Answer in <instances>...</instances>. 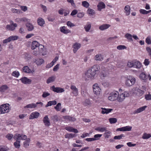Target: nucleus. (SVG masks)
<instances>
[{
  "instance_id": "1",
  "label": "nucleus",
  "mask_w": 151,
  "mask_h": 151,
  "mask_svg": "<svg viewBox=\"0 0 151 151\" xmlns=\"http://www.w3.org/2000/svg\"><path fill=\"white\" fill-rule=\"evenodd\" d=\"M100 69V67L99 65H93L86 72V77L91 79L93 78L96 74L99 73Z\"/></svg>"
},
{
  "instance_id": "2",
  "label": "nucleus",
  "mask_w": 151,
  "mask_h": 151,
  "mask_svg": "<svg viewBox=\"0 0 151 151\" xmlns=\"http://www.w3.org/2000/svg\"><path fill=\"white\" fill-rule=\"evenodd\" d=\"M124 78L126 79L125 84L127 86H131L134 85L135 82V78L132 76H125Z\"/></svg>"
},
{
  "instance_id": "3",
  "label": "nucleus",
  "mask_w": 151,
  "mask_h": 151,
  "mask_svg": "<svg viewBox=\"0 0 151 151\" xmlns=\"http://www.w3.org/2000/svg\"><path fill=\"white\" fill-rule=\"evenodd\" d=\"M127 65L129 68L133 67L137 69H139L142 67V64L140 62L138 61H131L128 62Z\"/></svg>"
},
{
  "instance_id": "4",
  "label": "nucleus",
  "mask_w": 151,
  "mask_h": 151,
  "mask_svg": "<svg viewBox=\"0 0 151 151\" xmlns=\"http://www.w3.org/2000/svg\"><path fill=\"white\" fill-rule=\"evenodd\" d=\"M9 105L8 104H3L0 106V113L1 114L8 112L9 111Z\"/></svg>"
},
{
  "instance_id": "5",
  "label": "nucleus",
  "mask_w": 151,
  "mask_h": 151,
  "mask_svg": "<svg viewBox=\"0 0 151 151\" xmlns=\"http://www.w3.org/2000/svg\"><path fill=\"white\" fill-rule=\"evenodd\" d=\"M119 95V93L116 91H114L110 93L108 97L109 100L113 101L117 99V96Z\"/></svg>"
},
{
  "instance_id": "6",
  "label": "nucleus",
  "mask_w": 151,
  "mask_h": 151,
  "mask_svg": "<svg viewBox=\"0 0 151 151\" xmlns=\"http://www.w3.org/2000/svg\"><path fill=\"white\" fill-rule=\"evenodd\" d=\"M93 90L94 93L96 95H99L100 93L101 89L98 86V84L96 83L93 85Z\"/></svg>"
},
{
  "instance_id": "7",
  "label": "nucleus",
  "mask_w": 151,
  "mask_h": 151,
  "mask_svg": "<svg viewBox=\"0 0 151 151\" xmlns=\"http://www.w3.org/2000/svg\"><path fill=\"white\" fill-rule=\"evenodd\" d=\"M17 26V24L16 23H14L13 22H12V23L11 24L6 25V29L7 30L13 31L15 29V27Z\"/></svg>"
},
{
  "instance_id": "8",
  "label": "nucleus",
  "mask_w": 151,
  "mask_h": 151,
  "mask_svg": "<svg viewBox=\"0 0 151 151\" xmlns=\"http://www.w3.org/2000/svg\"><path fill=\"white\" fill-rule=\"evenodd\" d=\"M43 122L46 127H49L50 124V121L49 119L48 118L47 115H46L43 118Z\"/></svg>"
},
{
  "instance_id": "9",
  "label": "nucleus",
  "mask_w": 151,
  "mask_h": 151,
  "mask_svg": "<svg viewBox=\"0 0 151 151\" xmlns=\"http://www.w3.org/2000/svg\"><path fill=\"white\" fill-rule=\"evenodd\" d=\"M20 80L21 81L22 83L25 84H30L32 81L30 79H29L27 77H25L22 78Z\"/></svg>"
},
{
  "instance_id": "10",
  "label": "nucleus",
  "mask_w": 151,
  "mask_h": 151,
  "mask_svg": "<svg viewBox=\"0 0 151 151\" xmlns=\"http://www.w3.org/2000/svg\"><path fill=\"white\" fill-rule=\"evenodd\" d=\"M52 90L54 92L58 93H62L64 91V89L60 87H55L54 86H53L52 87Z\"/></svg>"
},
{
  "instance_id": "11",
  "label": "nucleus",
  "mask_w": 151,
  "mask_h": 151,
  "mask_svg": "<svg viewBox=\"0 0 151 151\" xmlns=\"http://www.w3.org/2000/svg\"><path fill=\"white\" fill-rule=\"evenodd\" d=\"M83 104L84 106L90 107L92 105V101L88 99H86L83 102Z\"/></svg>"
},
{
  "instance_id": "12",
  "label": "nucleus",
  "mask_w": 151,
  "mask_h": 151,
  "mask_svg": "<svg viewBox=\"0 0 151 151\" xmlns=\"http://www.w3.org/2000/svg\"><path fill=\"white\" fill-rule=\"evenodd\" d=\"M132 91L133 93H136L137 94H138L139 95L141 96L144 93V91L140 89L137 88V87H135L132 89Z\"/></svg>"
},
{
  "instance_id": "13",
  "label": "nucleus",
  "mask_w": 151,
  "mask_h": 151,
  "mask_svg": "<svg viewBox=\"0 0 151 151\" xmlns=\"http://www.w3.org/2000/svg\"><path fill=\"white\" fill-rule=\"evenodd\" d=\"M40 114L39 113L37 112H32L30 114L29 117V119H33L35 118H37L38 116H39Z\"/></svg>"
},
{
  "instance_id": "14",
  "label": "nucleus",
  "mask_w": 151,
  "mask_h": 151,
  "mask_svg": "<svg viewBox=\"0 0 151 151\" xmlns=\"http://www.w3.org/2000/svg\"><path fill=\"white\" fill-rule=\"evenodd\" d=\"M60 32L65 34H67L69 33H70L71 31L68 29H66V27L64 26L61 27L60 28Z\"/></svg>"
},
{
  "instance_id": "15",
  "label": "nucleus",
  "mask_w": 151,
  "mask_h": 151,
  "mask_svg": "<svg viewBox=\"0 0 151 151\" xmlns=\"http://www.w3.org/2000/svg\"><path fill=\"white\" fill-rule=\"evenodd\" d=\"M110 25L108 24H104L101 26L99 27V29L101 31H103L106 29L110 27Z\"/></svg>"
},
{
  "instance_id": "16",
  "label": "nucleus",
  "mask_w": 151,
  "mask_h": 151,
  "mask_svg": "<svg viewBox=\"0 0 151 151\" xmlns=\"http://www.w3.org/2000/svg\"><path fill=\"white\" fill-rule=\"evenodd\" d=\"M39 43L37 41H34L32 42L31 46V48L32 50H34L38 48L39 46Z\"/></svg>"
},
{
  "instance_id": "17",
  "label": "nucleus",
  "mask_w": 151,
  "mask_h": 151,
  "mask_svg": "<svg viewBox=\"0 0 151 151\" xmlns=\"http://www.w3.org/2000/svg\"><path fill=\"white\" fill-rule=\"evenodd\" d=\"M22 70L24 72L27 73H32L33 72H33H34V71L33 70L32 71L31 70L29 69V67L27 66H24L22 68Z\"/></svg>"
},
{
  "instance_id": "18",
  "label": "nucleus",
  "mask_w": 151,
  "mask_h": 151,
  "mask_svg": "<svg viewBox=\"0 0 151 151\" xmlns=\"http://www.w3.org/2000/svg\"><path fill=\"white\" fill-rule=\"evenodd\" d=\"M70 88L72 90V93L75 96L77 95L78 93V89L74 85H71Z\"/></svg>"
},
{
  "instance_id": "19",
  "label": "nucleus",
  "mask_w": 151,
  "mask_h": 151,
  "mask_svg": "<svg viewBox=\"0 0 151 151\" xmlns=\"http://www.w3.org/2000/svg\"><path fill=\"white\" fill-rule=\"evenodd\" d=\"M80 47V44L77 43H75L73 46V51L74 53H75Z\"/></svg>"
},
{
  "instance_id": "20",
  "label": "nucleus",
  "mask_w": 151,
  "mask_h": 151,
  "mask_svg": "<svg viewBox=\"0 0 151 151\" xmlns=\"http://www.w3.org/2000/svg\"><path fill=\"white\" fill-rule=\"evenodd\" d=\"M147 107V106H144L142 107H141L137 110L134 111L133 112V113L134 114H135L137 113H139L143 111H144L145 108Z\"/></svg>"
},
{
  "instance_id": "21",
  "label": "nucleus",
  "mask_w": 151,
  "mask_h": 151,
  "mask_svg": "<svg viewBox=\"0 0 151 151\" xmlns=\"http://www.w3.org/2000/svg\"><path fill=\"white\" fill-rule=\"evenodd\" d=\"M26 26L28 31H32L34 29L33 25L30 23H27L26 24Z\"/></svg>"
},
{
  "instance_id": "22",
  "label": "nucleus",
  "mask_w": 151,
  "mask_h": 151,
  "mask_svg": "<svg viewBox=\"0 0 151 151\" xmlns=\"http://www.w3.org/2000/svg\"><path fill=\"white\" fill-rule=\"evenodd\" d=\"M101 109H102V110L101 113L102 114H107L113 110L112 109H106L103 108H101Z\"/></svg>"
},
{
  "instance_id": "23",
  "label": "nucleus",
  "mask_w": 151,
  "mask_h": 151,
  "mask_svg": "<svg viewBox=\"0 0 151 151\" xmlns=\"http://www.w3.org/2000/svg\"><path fill=\"white\" fill-rule=\"evenodd\" d=\"M97 7L98 10L101 11L102 9L105 7V5L103 2H101L98 5Z\"/></svg>"
},
{
  "instance_id": "24",
  "label": "nucleus",
  "mask_w": 151,
  "mask_h": 151,
  "mask_svg": "<svg viewBox=\"0 0 151 151\" xmlns=\"http://www.w3.org/2000/svg\"><path fill=\"white\" fill-rule=\"evenodd\" d=\"M108 74L109 73L108 71L105 69V70H103L101 72V77H105L108 76Z\"/></svg>"
},
{
  "instance_id": "25",
  "label": "nucleus",
  "mask_w": 151,
  "mask_h": 151,
  "mask_svg": "<svg viewBox=\"0 0 151 151\" xmlns=\"http://www.w3.org/2000/svg\"><path fill=\"white\" fill-rule=\"evenodd\" d=\"M140 79L145 82L147 79V77L144 73L142 72L139 76Z\"/></svg>"
},
{
  "instance_id": "26",
  "label": "nucleus",
  "mask_w": 151,
  "mask_h": 151,
  "mask_svg": "<svg viewBox=\"0 0 151 151\" xmlns=\"http://www.w3.org/2000/svg\"><path fill=\"white\" fill-rule=\"evenodd\" d=\"M38 24L41 26H43L45 24V21L44 19L42 18H39L37 20Z\"/></svg>"
},
{
  "instance_id": "27",
  "label": "nucleus",
  "mask_w": 151,
  "mask_h": 151,
  "mask_svg": "<svg viewBox=\"0 0 151 151\" xmlns=\"http://www.w3.org/2000/svg\"><path fill=\"white\" fill-rule=\"evenodd\" d=\"M125 10V13L126 14V15L128 16L129 15L130 13V8L129 5L126 6L124 9Z\"/></svg>"
},
{
  "instance_id": "28",
  "label": "nucleus",
  "mask_w": 151,
  "mask_h": 151,
  "mask_svg": "<svg viewBox=\"0 0 151 151\" xmlns=\"http://www.w3.org/2000/svg\"><path fill=\"white\" fill-rule=\"evenodd\" d=\"M91 24L89 22H87V24L84 26V28L86 32H88L90 30L91 27Z\"/></svg>"
},
{
  "instance_id": "29",
  "label": "nucleus",
  "mask_w": 151,
  "mask_h": 151,
  "mask_svg": "<svg viewBox=\"0 0 151 151\" xmlns=\"http://www.w3.org/2000/svg\"><path fill=\"white\" fill-rule=\"evenodd\" d=\"M56 104L57 102L55 100L50 101L47 102V104L45 106V107H47L49 106H51L52 105H55Z\"/></svg>"
},
{
  "instance_id": "30",
  "label": "nucleus",
  "mask_w": 151,
  "mask_h": 151,
  "mask_svg": "<svg viewBox=\"0 0 151 151\" xmlns=\"http://www.w3.org/2000/svg\"><path fill=\"white\" fill-rule=\"evenodd\" d=\"M8 88V86L6 85H2L0 87V91L4 92L7 90Z\"/></svg>"
},
{
  "instance_id": "31",
  "label": "nucleus",
  "mask_w": 151,
  "mask_h": 151,
  "mask_svg": "<svg viewBox=\"0 0 151 151\" xmlns=\"http://www.w3.org/2000/svg\"><path fill=\"white\" fill-rule=\"evenodd\" d=\"M55 78L54 76L50 77L47 80L46 83L48 84L54 81Z\"/></svg>"
},
{
  "instance_id": "32",
  "label": "nucleus",
  "mask_w": 151,
  "mask_h": 151,
  "mask_svg": "<svg viewBox=\"0 0 151 151\" xmlns=\"http://www.w3.org/2000/svg\"><path fill=\"white\" fill-rule=\"evenodd\" d=\"M37 106V105L36 104H35L34 103H32L31 104H29L26 105V106L24 107V108H35Z\"/></svg>"
},
{
  "instance_id": "33",
  "label": "nucleus",
  "mask_w": 151,
  "mask_h": 151,
  "mask_svg": "<svg viewBox=\"0 0 151 151\" xmlns=\"http://www.w3.org/2000/svg\"><path fill=\"white\" fill-rule=\"evenodd\" d=\"M129 41H132V36L129 33H127L124 36Z\"/></svg>"
},
{
  "instance_id": "34",
  "label": "nucleus",
  "mask_w": 151,
  "mask_h": 151,
  "mask_svg": "<svg viewBox=\"0 0 151 151\" xmlns=\"http://www.w3.org/2000/svg\"><path fill=\"white\" fill-rule=\"evenodd\" d=\"M30 142V139L29 138H27L24 142V146L25 148L27 147L29 145Z\"/></svg>"
},
{
  "instance_id": "35",
  "label": "nucleus",
  "mask_w": 151,
  "mask_h": 151,
  "mask_svg": "<svg viewBox=\"0 0 151 151\" xmlns=\"http://www.w3.org/2000/svg\"><path fill=\"white\" fill-rule=\"evenodd\" d=\"M44 62V60L42 59L38 58L36 60L35 62L38 65H41Z\"/></svg>"
},
{
  "instance_id": "36",
  "label": "nucleus",
  "mask_w": 151,
  "mask_h": 151,
  "mask_svg": "<svg viewBox=\"0 0 151 151\" xmlns=\"http://www.w3.org/2000/svg\"><path fill=\"white\" fill-rule=\"evenodd\" d=\"M95 59L96 60L99 61H101L103 59L102 55L101 54L96 55L95 56Z\"/></svg>"
},
{
  "instance_id": "37",
  "label": "nucleus",
  "mask_w": 151,
  "mask_h": 151,
  "mask_svg": "<svg viewBox=\"0 0 151 151\" xmlns=\"http://www.w3.org/2000/svg\"><path fill=\"white\" fill-rule=\"evenodd\" d=\"M64 118L65 119H68L69 121L72 122H74L76 120V119L75 118L70 116H65Z\"/></svg>"
},
{
  "instance_id": "38",
  "label": "nucleus",
  "mask_w": 151,
  "mask_h": 151,
  "mask_svg": "<svg viewBox=\"0 0 151 151\" xmlns=\"http://www.w3.org/2000/svg\"><path fill=\"white\" fill-rule=\"evenodd\" d=\"M20 141L16 140V142H14V145L15 147L16 148H19L20 146Z\"/></svg>"
},
{
  "instance_id": "39",
  "label": "nucleus",
  "mask_w": 151,
  "mask_h": 151,
  "mask_svg": "<svg viewBox=\"0 0 151 151\" xmlns=\"http://www.w3.org/2000/svg\"><path fill=\"white\" fill-rule=\"evenodd\" d=\"M54 108L57 111H60L61 108V104L60 103H58L56 106L54 107Z\"/></svg>"
},
{
  "instance_id": "40",
  "label": "nucleus",
  "mask_w": 151,
  "mask_h": 151,
  "mask_svg": "<svg viewBox=\"0 0 151 151\" xmlns=\"http://www.w3.org/2000/svg\"><path fill=\"white\" fill-rule=\"evenodd\" d=\"M50 119L54 122H58V117L56 115H53L51 116Z\"/></svg>"
},
{
  "instance_id": "41",
  "label": "nucleus",
  "mask_w": 151,
  "mask_h": 151,
  "mask_svg": "<svg viewBox=\"0 0 151 151\" xmlns=\"http://www.w3.org/2000/svg\"><path fill=\"white\" fill-rule=\"evenodd\" d=\"M117 121V119L115 118H110L109 119V121L111 124L115 123Z\"/></svg>"
},
{
  "instance_id": "42",
  "label": "nucleus",
  "mask_w": 151,
  "mask_h": 151,
  "mask_svg": "<svg viewBox=\"0 0 151 151\" xmlns=\"http://www.w3.org/2000/svg\"><path fill=\"white\" fill-rule=\"evenodd\" d=\"M151 137V135L149 134H147L145 133L143 134L142 138L143 139H147L150 138Z\"/></svg>"
},
{
  "instance_id": "43",
  "label": "nucleus",
  "mask_w": 151,
  "mask_h": 151,
  "mask_svg": "<svg viewBox=\"0 0 151 151\" xmlns=\"http://www.w3.org/2000/svg\"><path fill=\"white\" fill-rule=\"evenodd\" d=\"M75 136V134H68L65 135V137L66 138H70L74 137Z\"/></svg>"
},
{
  "instance_id": "44",
  "label": "nucleus",
  "mask_w": 151,
  "mask_h": 151,
  "mask_svg": "<svg viewBox=\"0 0 151 151\" xmlns=\"http://www.w3.org/2000/svg\"><path fill=\"white\" fill-rule=\"evenodd\" d=\"M87 13L89 14L92 15L95 14V12L94 10L89 8L87 11Z\"/></svg>"
},
{
  "instance_id": "45",
  "label": "nucleus",
  "mask_w": 151,
  "mask_h": 151,
  "mask_svg": "<svg viewBox=\"0 0 151 151\" xmlns=\"http://www.w3.org/2000/svg\"><path fill=\"white\" fill-rule=\"evenodd\" d=\"M82 5L86 8H88L89 6V4L86 1H83L82 2Z\"/></svg>"
},
{
  "instance_id": "46",
  "label": "nucleus",
  "mask_w": 151,
  "mask_h": 151,
  "mask_svg": "<svg viewBox=\"0 0 151 151\" xmlns=\"http://www.w3.org/2000/svg\"><path fill=\"white\" fill-rule=\"evenodd\" d=\"M132 128V127L129 126H127L123 127V132L131 131Z\"/></svg>"
},
{
  "instance_id": "47",
  "label": "nucleus",
  "mask_w": 151,
  "mask_h": 151,
  "mask_svg": "<svg viewBox=\"0 0 151 151\" xmlns=\"http://www.w3.org/2000/svg\"><path fill=\"white\" fill-rule=\"evenodd\" d=\"M24 58L27 60H29L31 58L30 55L27 53H25L24 54Z\"/></svg>"
},
{
  "instance_id": "48",
  "label": "nucleus",
  "mask_w": 151,
  "mask_h": 151,
  "mask_svg": "<svg viewBox=\"0 0 151 151\" xmlns=\"http://www.w3.org/2000/svg\"><path fill=\"white\" fill-rule=\"evenodd\" d=\"M10 38L11 41L12 40H17L19 38L18 36H12L9 37Z\"/></svg>"
},
{
  "instance_id": "49",
  "label": "nucleus",
  "mask_w": 151,
  "mask_h": 151,
  "mask_svg": "<svg viewBox=\"0 0 151 151\" xmlns=\"http://www.w3.org/2000/svg\"><path fill=\"white\" fill-rule=\"evenodd\" d=\"M145 42L146 43L150 45L151 44V38L150 36H148L146 39Z\"/></svg>"
},
{
  "instance_id": "50",
  "label": "nucleus",
  "mask_w": 151,
  "mask_h": 151,
  "mask_svg": "<svg viewBox=\"0 0 151 151\" xmlns=\"http://www.w3.org/2000/svg\"><path fill=\"white\" fill-rule=\"evenodd\" d=\"M44 47V46L39 44V46H38V49L39 51L40 52H42L43 50Z\"/></svg>"
},
{
  "instance_id": "51",
  "label": "nucleus",
  "mask_w": 151,
  "mask_h": 151,
  "mask_svg": "<svg viewBox=\"0 0 151 151\" xmlns=\"http://www.w3.org/2000/svg\"><path fill=\"white\" fill-rule=\"evenodd\" d=\"M12 75L15 77H18L19 75V73L18 71H14L12 73Z\"/></svg>"
},
{
  "instance_id": "52",
  "label": "nucleus",
  "mask_w": 151,
  "mask_h": 151,
  "mask_svg": "<svg viewBox=\"0 0 151 151\" xmlns=\"http://www.w3.org/2000/svg\"><path fill=\"white\" fill-rule=\"evenodd\" d=\"M123 137V134H121L119 135L116 136L114 137V139H118L119 140L122 138Z\"/></svg>"
},
{
  "instance_id": "53",
  "label": "nucleus",
  "mask_w": 151,
  "mask_h": 151,
  "mask_svg": "<svg viewBox=\"0 0 151 151\" xmlns=\"http://www.w3.org/2000/svg\"><path fill=\"white\" fill-rule=\"evenodd\" d=\"M145 99L146 100H151V95L149 93L148 94H146L145 96Z\"/></svg>"
},
{
  "instance_id": "54",
  "label": "nucleus",
  "mask_w": 151,
  "mask_h": 151,
  "mask_svg": "<svg viewBox=\"0 0 151 151\" xmlns=\"http://www.w3.org/2000/svg\"><path fill=\"white\" fill-rule=\"evenodd\" d=\"M67 25L69 27H73L75 26L76 25L74 24L73 23H72L70 21H68L66 23Z\"/></svg>"
},
{
  "instance_id": "55",
  "label": "nucleus",
  "mask_w": 151,
  "mask_h": 151,
  "mask_svg": "<svg viewBox=\"0 0 151 151\" xmlns=\"http://www.w3.org/2000/svg\"><path fill=\"white\" fill-rule=\"evenodd\" d=\"M13 137V135L12 134H9L6 136V137L9 140H10Z\"/></svg>"
},
{
  "instance_id": "56",
  "label": "nucleus",
  "mask_w": 151,
  "mask_h": 151,
  "mask_svg": "<svg viewBox=\"0 0 151 151\" xmlns=\"http://www.w3.org/2000/svg\"><path fill=\"white\" fill-rule=\"evenodd\" d=\"M98 139H95L94 138H86L85 140L88 142H91L93 141H95Z\"/></svg>"
},
{
  "instance_id": "57",
  "label": "nucleus",
  "mask_w": 151,
  "mask_h": 151,
  "mask_svg": "<svg viewBox=\"0 0 151 151\" xmlns=\"http://www.w3.org/2000/svg\"><path fill=\"white\" fill-rule=\"evenodd\" d=\"M146 50L149 54V55L151 59V49L149 47H147Z\"/></svg>"
},
{
  "instance_id": "58",
  "label": "nucleus",
  "mask_w": 151,
  "mask_h": 151,
  "mask_svg": "<svg viewBox=\"0 0 151 151\" xmlns=\"http://www.w3.org/2000/svg\"><path fill=\"white\" fill-rule=\"evenodd\" d=\"M11 11L13 13H16L17 14L19 13H20V10L15 9L12 8L11 9Z\"/></svg>"
},
{
  "instance_id": "59",
  "label": "nucleus",
  "mask_w": 151,
  "mask_h": 151,
  "mask_svg": "<svg viewBox=\"0 0 151 151\" xmlns=\"http://www.w3.org/2000/svg\"><path fill=\"white\" fill-rule=\"evenodd\" d=\"M139 12L140 13L143 14H147V11L143 9H140L139 10Z\"/></svg>"
},
{
  "instance_id": "60",
  "label": "nucleus",
  "mask_w": 151,
  "mask_h": 151,
  "mask_svg": "<svg viewBox=\"0 0 151 151\" xmlns=\"http://www.w3.org/2000/svg\"><path fill=\"white\" fill-rule=\"evenodd\" d=\"M59 65L60 64H58L55 66L53 68V71H57L59 68Z\"/></svg>"
},
{
  "instance_id": "61",
  "label": "nucleus",
  "mask_w": 151,
  "mask_h": 151,
  "mask_svg": "<svg viewBox=\"0 0 151 151\" xmlns=\"http://www.w3.org/2000/svg\"><path fill=\"white\" fill-rule=\"evenodd\" d=\"M50 95V93L45 92H43L42 96L43 98H45L47 96H49Z\"/></svg>"
},
{
  "instance_id": "62",
  "label": "nucleus",
  "mask_w": 151,
  "mask_h": 151,
  "mask_svg": "<svg viewBox=\"0 0 151 151\" xmlns=\"http://www.w3.org/2000/svg\"><path fill=\"white\" fill-rule=\"evenodd\" d=\"M20 21H23L24 22L28 23L29 22L28 19L25 17L21 18L19 19Z\"/></svg>"
},
{
  "instance_id": "63",
  "label": "nucleus",
  "mask_w": 151,
  "mask_h": 151,
  "mask_svg": "<svg viewBox=\"0 0 151 151\" xmlns=\"http://www.w3.org/2000/svg\"><path fill=\"white\" fill-rule=\"evenodd\" d=\"M129 96V93L128 91H125L123 93V97H128Z\"/></svg>"
},
{
  "instance_id": "64",
  "label": "nucleus",
  "mask_w": 151,
  "mask_h": 151,
  "mask_svg": "<svg viewBox=\"0 0 151 151\" xmlns=\"http://www.w3.org/2000/svg\"><path fill=\"white\" fill-rule=\"evenodd\" d=\"M84 14L83 13L80 12V13H78L77 15V16L79 18H81L83 17V16H84Z\"/></svg>"
}]
</instances>
